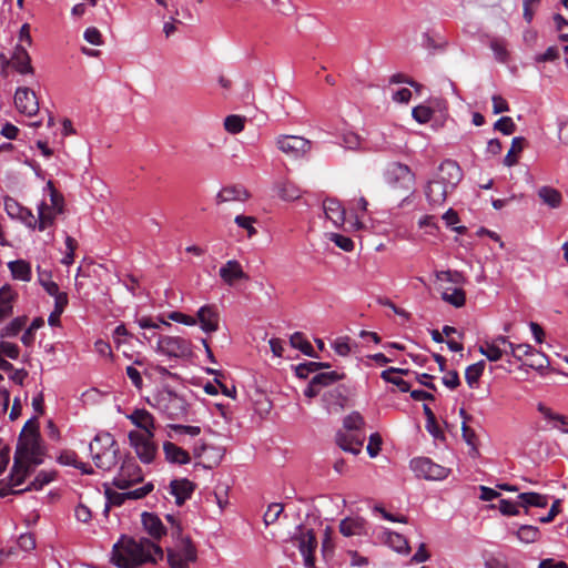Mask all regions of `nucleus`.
I'll use <instances>...</instances> for the list:
<instances>
[{
  "label": "nucleus",
  "mask_w": 568,
  "mask_h": 568,
  "mask_svg": "<svg viewBox=\"0 0 568 568\" xmlns=\"http://www.w3.org/2000/svg\"><path fill=\"white\" fill-rule=\"evenodd\" d=\"M163 556V549L153 540L122 535L113 545L111 561L118 568H138L146 562L156 564Z\"/></svg>",
  "instance_id": "f257e3e1"
},
{
  "label": "nucleus",
  "mask_w": 568,
  "mask_h": 568,
  "mask_svg": "<svg viewBox=\"0 0 568 568\" xmlns=\"http://www.w3.org/2000/svg\"><path fill=\"white\" fill-rule=\"evenodd\" d=\"M90 453L94 465L102 470H111L120 460L119 444L112 434L98 433L90 443Z\"/></svg>",
  "instance_id": "f03ea898"
},
{
  "label": "nucleus",
  "mask_w": 568,
  "mask_h": 568,
  "mask_svg": "<svg viewBox=\"0 0 568 568\" xmlns=\"http://www.w3.org/2000/svg\"><path fill=\"white\" fill-rule=\"evenodd\" d=\"M148 403L170 419H185L187 416V402L169 387L158 390L148 398Z\"/></svg>",
  "instance_id": "7ed1b4c3"
},
{
  "label": "nucleus",
  "mask_w": 568,
  "mask_h": 568,
  "mask_svg": "<svg viewBox=\"0 0 568 568\" xmlns=\"http://www.w3.org/2000/svg\"><path fill=\"white\" fill-rule=\"evenodd\" d=\"M166 557L171 568H190L197 559V550L192 539H184L166 548Z\"/></svg>",
  "instance_id": "20e7f679"
},
{
  "label": "nucleus",
  "mask_w": 568,
  "mask_h": 568,
  "mask_svg": "<svg viewBox=\"0 0 568 568\" xmlns=\"http://www.w3.org/2000/svg\"><path fill=\"white\" fill-rule=\"evenodd\" d=\"M291 539L297 545L304 558V566L306 568H316L314 551L317 547V540L314 531L312 529L305 531L304 526L301 524L296 527V531Z\"/></svg>",
  "instance_id": "39448f33"
},
{
  "label": "nucleus",
  "mask_w": 568,
  "mask_h": 568,
  "mask_svg": "<svg viewBox=\"0 0 568 568\" xmlns=\"http://www.w3.org/2000/svg\"><path fill=\"white\" fill-rule=\"evenodd\" d=\"M410 468L418 478L426 480H443L448 477L450 470L434 463L428 457H416L410 460Z\"/></svg>",
  "instance_id": "423d86ee"
},
{
  "label": "nucleus",
  "mask_w": 568,
  "mask_h": 568,
  "mask_svg": "<svg viewBox=\"0 0 568 568\" xmlns=\"http://www.w3.org/2000/svg\"><path fill=\"white\" fill-rule=\"evenodd\" d=\"M158 351L169 357H190L192 355V343L181 336L160 335Z\"/></svg>",
  "instance_id": "0eeeda50"
},
{
  "label": "nucleus",
  "mask_w": 568,
  "mask_h": 568,
  "mask_svg": "<svg viewBox=\"0 0 568 568\" xmlns=\"http://www.w3.org/2000/svg\"><path fill=\"white\" fill-rule=\"evenodd\" d=\"M142 480L143 474L141 467L133 457L126 456L122 460L118 475L113 478V485L116 488L124 490L133 484Z\"/></svg>",
  "instance_id": "6e6552de"
},
{
  "label": "nucleus",
  "mask_w": 568,
  "mask_h": 568,
  "mask_svg": "<svg viewBox=\"0 0 568 568\" xmlns=\"http://www.w3.org/2000/svg\"><path fill=\"white\" fill-rule=\"evenodd\" d=\"M153 438L154 433L151 432H149V434H142L136 430H131L129 433L130 444L134 447L138 457L144 464L152 463L158 452Z\"/></svg>",
  "instance_id": "1a4fd4ad"
},
{
  "label": "nucleus",
  "mask_w": 568,
  "mask_h": 568,
  "mask_svg": "<svg viewBox=\"0 0 568 568\" xmlns=\"http://www.w3.org/2000/svg\"><path fill=\"white\" fill-rule=\"evenodd\" d=\"M386 182L395 189L409 190L415 182L410 168L400 162H392L385 172Z\"/></svg>",
  "instance_id": "9d476101"
},
{
  "label": "nucleus",
  "mask_w": 568,
  "mask_h": 568,
  "mask_svg": "<svg viewBox=\"0 0 568 568\" xmlns=\"http://www.w3.org/2000/svg\"><path fill=\"white\" fill-rule=\"evenodd\" d=\"M276 146L286 155L300 159L311 151L312 142L303 136L280 135L276 139Z\"/></svg>",
  "instance_id": "9b49d317"
},
{
  "label": "nucleus",
  "mask_w": 568,
  "mask_h": 568,
  "mask_svg": "<svg viewBox=\"0 0 568 568\" xmlns=\"http://www.w3.org/2000/svg\"><path fill=\"white\" fill-rule=\"evenodd\" d=\"M346 377L345 373L336 371L317 373L312 377L307 387L304 389V395L308 398L316 397L323 387L331 386Z\"/></svg>",
  "instance_id": "f8f14e48"
},
{
  "label": "nucleus",
  "mask_w": 568,
  "mask_h": 568,
  "mask_svg": "<svg viewBox=\"0 0 568 568\" xmlns=\"http://www.w3.org/2000/svg\"><path fill=\"white\" fill-rule=\"evenodd\" d=\"M436 179L454 190L463 179V171L456 161L447 159L440 163Z\"/></svg>",
  "instance_id": "ddd939ff"
},
{
  "label": "nucleus",
  "mask_w": 568,
  "mask_h": 568,
  "mask_svg": "<svg viewBox=\"0 0 568 568\" xmlns=\"http://www.w3.org/2000/svg\"><path fill=\"white\" fill-rule=\"evenodd\" d=\"M14 104L20 113L28 116L36 115L39 111V101L34 93L29 88H18L14 93Z\"/></svg>",
  "instance_id": "4468645a"
},
{
  "label": "nucleus",
  "mask_w": 568,
  "mask_h": 568,
  "mask_svg": "<svg viewBox=\"0 0 568 568\" xmlns=\"http://www.w3.org/2000/svg\"><path fill=\"white\" fill-rule=\"evenodd\" d=\"M195 318L201 329L206 334H212L219 329L220 314L214 304L201 306Z\"/></svg>",
  "instance_id": "2eb2a0df"
},
{
  "label": "nucleus",
  "mask_w": 568,
  "mask_h": 568,
  "mask_svg": "<svg viewBox=\"0 0 568 568\" xmlns=\"http://www.w3.org/2000/svg\"><path fill=\"white\" fill-rule=\"evenodd\" d=\"M41 435L40 433H28V434H20L14 456L16 457V465L20 463V457H22L26 454L34 455V453L38 452L39 448H41Z\"/></svg>",
  "instance_id": "dca6fc26"
},
{
  "label": "nucleus",
  "mask_w": 568,
  "mask_h": 568,
  "mask_svg": "<svg viewBox=\"0 0 568 568\" xmlns=\"http://www.w3.org/2000/svg\"><path fill=\"white\" fill-rule=\"evenodd\" d=\"M219 275L229 286H233L237 281L248 280V275L243 271L242 265L236 260H230L221 266Z\"/></svg>",
  "instance_id": "f3484780"
},
{
  "label": "nucleus",
  "mask_w": 568,
  "mask_h": 568,
  "mask_svg": "<svg viewBox=\"0 0 568 568\" xmlns=\"http://www.w3.org/2000/svg\"><path fill=\"white\" fill-rule=\"evenodd\" d=\"M195 490V484L187 478L173 479L170 483V493L175 497V504L182 506L191 498Z\"/></svg>",
  "instance_id": "a211bd4d"
},
{
  "label": "nucleus",
  "mask_w": 568,
  "mask_h": 568,
  "mask_svg": "<svg viewBox=\"0 0 568 568\" xmlns=\"http://www.w3.org/2000/svg\"><path fill=\"white\" fill-rule=\"evenodd\" d=\"M450 191L452 190L447 185L435 178L427 183L425 195L432 206H438L446 201L447 194Z\"/></svg>",
  "instance_id": "6ab92c4d"
},
{
  "label": "nucleus",
  "mask_w": 568,
  "mask_h": 568,
  "mask_svg": "<svg viewBox=\"0 0 568 568\" xmlns=\"http://www.w3.org/2000/svg\"><path fill=\"white\" fill-rule=\"evenodd\" d=\"M11 65L14 70L21 74H33L34 69L31 65V58L27 51V49L17 44L11 57Z\"/></svg>",
  "instance_id": "aec40b11"
},
{
  "label": "nucleus",
  "mask_w": 568,
  "mask_h": 568,
  "mask_svg": "<svg viewBox=\"0 0 568 568\" xmlns=\"http://www.w3.org/2000/svg\"><path fill=\"white\" fill-rule=\"evenodd\" d=\"M142 525L144 530L154 539L159 540L164 535H166V528L164 527L163 523L159 518L158 515L153 513L144 511L141 515Z\"/></svg>",
  "instance_id": "412c9836"
},
{
  "label": "nucleus",
  "mask_w": 568,
  "mask_h": 568,
  "mask_svg": "<svg viewBox=\"0 0 568 568\" xmlns=\"http://www.w3.org/2000/svg\"><path fill=\"white\" fill-rule=\"evenodd\" d=\"M336 444L341 449L353 455H358L362 452L364 439L358 438L354 434H348L338 430L335 437Z\"/></svg>",
  "instance_id": "4be33fe9"
},
{
  "label": "nucleus",
  "mask_w": 568,
  "mask_h": 568,
  "mask_svg": "<svg viewBox=\"0 0 568 568\" xmlns=\"http://www.w3.org/2000/svg\"><path fill=\"white\" fill-rule=\"evenodd\" d=\"M323 209L326 217L335 226H342L345 222L346 211L337 199H326L323 202Z\"/></svg>",
  "instance_id": "5701e85b"
},
{
  "label": "nucleus",
  "mask_w": 568,
  "mask_h": 568,
  "mask_svg": "<svg viewBox=\"0 0 568 568\" xmlns=\"http://www.w3.org/2000/svg\"><path fill=\"white\" fill-rule=\"evenodd\" d=\"M250 197V193L242 185L224 186L216 195V203H225L231 201L244 202Z\"/></svg>",
  "instance_id": "b1692460"
},
{
  "label": "nucleus",
  "mask_w": 568,
  "mask_h": 568,
  "mask_svg": "<svg viewBox=\"0 0 568 568\" xmlns=\"http://www.w3.org/2000/svg\"><path fill=\"white\" fill-rule=\"evenodd\" d=\"M128 418L138 428L144 430L143 434H149V432L154 433V417L146 409L136 408L128 416Z\"/></svg>",
  "instance_id": "393cba45"
},
{
  "label": "nucleus",
  "mask_w": 568,
  "mask_h": 568,
  "mask_svg": "<svg viewBox=\"0 0 568 568\" xmlns=\"http://www.w3.org/2000/svg\"><path fill=\"white\" fill-rule=\"evenodd\" d=\"M348 395L349 390L345 385H337L334 389H331L323 395V400L328 408H344L347 403Z\"/></svg>",
  "instance_id": "a878e982"
},
{
  "label": "nucleus",
  "mask_w": 568,
  "mask_h": 568,
  "mask_svg": "<svg viewBox=\"0 0 568 568\" xmlns=\"http://www.w3.org/2000/svg\"><path fill=\"white\" fill-rule=\"evenodd\" d=\"M365 524L362 517H346L339 523V532L345 537L364 535L366 534Z\"/></svg>",
  "instance_id": "bb28decb"
},
{
  "label": "nucleus",
  "mask_w": 568,
  "mask_h": 568,
  "mask_svg": "<svg viewBox=\"0 0 568 568\" xmlns=\"http://www.w3.org/2000/svg\"><path fill=\"white\" fill-rule=\"evenodd\" d=\"M34 469L36 468L22 457H20V463L16 465V457H13V465L10 471L11 485L20 486L24 483L26 478L34 471Z\"/></svg>",
  "instance_id": "cd10ccee"
},
{
  "label": "nucleus",
  "mask_w": 568,
  "mask_h": 568,
  "mask_svg": "<svg viewBox=\"0 0 568 568\" xmlns=\"http://www.w3.org/2000/svg\"><path fill=\"white\" fill-rule=\"evenodd\" d=\"M17 297V292L9 284L0 288V322L12 314L13 302Z\"/></svg>",
  "instance_id": "c85d7f7f"
},
{
  "label": "nucleus",
  "mask_w": 568,
  "mask_h": 568,
  "mask_svg": "<svg viewBox=\"0 0 568 568\" xmlns=\"http://www.w3.org/2000/svg\"><path fill=\"white\" fill-rule=\"evenodd\" d=\"M163 450L165 459L169 463L185 465L189 464L191 460L190 454L185 449L179 447L178 445L171 442H165L163 444Z\"/></svg>",
  "instance_id": "c756f323"
},
{
  "label": "nucleus",
  "mask_w": 568,
  "mask_h": 568,
  "mask_svg": "<svg viewBox=\"0 0 568 568\" xmlns=\"http://www.w3.org/2000/svg\"><path fill=\"white\" fill-rule=\"evenodd\" d=\"M519 505L528 514V507L545 508L548 505V497L535 491L521 493L518 495Z\"/></svg>",
  "instance_id": "7c9ffc66"
},
{
  "label": "nucleus",
  "mask_w": 568,
  "mask_h": 568,
  "mask_svg": "<svg viewBox=\"0 0 568 568\" xmlns=\"http://www.w3.org/2000/svg\"><path fill=\"white\" fill-rule=\"evenodd\" d=\"M59 213L50 207L44 201L38 205V221L37 226L39 231H44L47 227L53 225L54 220Z\"/></svg>",
  "instance_id": "2f4dec72"
},
{
  "label": "nucleus",
  "mask_w": 568,
  "mask_h": 568,
  "mask_svg": "<svg viewBox=\"0 0 568 568\" xmlns=\"http://www.w3.org/2000/svg\"><path fill=\"white\" fill-rule=\"evenodd\" d=\"M8 267L14 280L29 282L32 276L31 264L26 260H16L8 263Z\"/></svg>",
  "instance_id": "473e14b6"
},
{
  "label": "nucleus",
  "mask_w": 568,
  "mask_h": 568,
  "mask_svg": "<svg viewBox=\"0 0 568 568\" xmlns=\"http://www.w3.org/2000/svg\"><path fill=\"white\" fill-rule=\"evenodd\" d=\"M538 196L542 203L548 205L550 209H558L562 203L561 193L552 186H541L538 190Z\"/></svg>",
  "instance_id": "72a5a7b5"
},
{
  "label": "nucleus",
  "mask_w": 568,
  "mask_h": 568,
  "mask_svg": "<svg viewBox=\"0 0 568 568\" xmlns=\"http://www.w3.org/2000/svg\"><path fill=\"white\" fill-rule=\"evenodd\" d=\"M55 471L41 470L37 474L34 479L23 489L14 491L16 495H20L24 491L40 490L44 485H48L55 478Z\"/></svg>",
  "instance_id": "f704fd0d"
},
{
  "label": "nucleus",
  "mask_w": 568,
  "mask_h": 568,
  "mask_svg": "<svg viewBox=\"0 0 568 568\" xmlns=\"http://www.w3.org/2000/svg\"><path fill=\"white\" fill-rule=\"evenodd\" d=\"M331 367L326 362H304L294 367L295 375L301 379L308 378L310 374Z\"/></svg>",
  "instance_id": "c9c22d12"
},
{
  "label": "nucleus",
  "mask_w": 568,
  "mask_h": 568,
  "mask_svg": "<svg viewBox=\"0 0 568 568\" xmlns=\"http://www.w3.org/2000/svg\"><path fill=\"white\" fill-rule=\"evenodd\" d=\"M290 344L293 348L301 351L304 355L308 357L317 358L318 355L314 351L312 344L305 338L304 334L301 332H295L291 338Z\"/></svg>",
  "instance_id": "e433bc0d"
},
{
  "label": "nucleus",
  "mask_w": 568,
  "mask_h": 568,
  "mask_svg": "<svg viewBox=\"0 0 568 568\" xmlns=\"http://www.w3.org/2000/svg\"><path fill=\"white\" fill-rule=\"evenodd\" d=\"M526 139L523 136H516L513 139L510 150L504 158V164L508 168L514 166L518 163L517 153H520L524 150Z\"/></svg>",
  "instance_id": "4c0bfd02"
},
{
  "label": "nucleus",
  "mask_w": 568,
  "mask_h": 568,
  "mask_svg": "<svg viewBox=\"0 0 568 568\" xmlns=\"http://www.w3.org/2000/svg\"><path fill=\"white\" fill-rule=\"evenodd\" d=\"M479 353L487 357L490 362L499 361L504 354L508 355L507 349L500 348L496 343L485 342L478 348Z\"/></svg>",
  "instance_id": "58836bf2"
},
{
  "label": "nucleus",
  "mask_w": 568,
  "mask_h": 568,
  "mask_svg": "<svg viewBox=\"0 0 568 568\" xmlns=\"http://www.w3.org/2000/svg\"><path fill=\"white\" fill-rule=\"evenodd\" d=\"M387 544L398 554H409L410 546L408 540L398 532L392 531L387 536Z\"/></svg>",
  "instance_id": "ea45409f"
},
{
  "label": "nucleus",
  "mask_w": 568,
  "mask_h": 568,
  "mask_svg": "<svg viewBox=\"0 0 568 568\" xmlns=\"http://www.w3.org/2000/svg\"><path fill=\"white\" fill-rule=\"evenodd\" d=\"M442 298L455 307H462L466 303V293L463 288H447L442 293Z\"/></svg>",
  "instance_id": "a19ab883"
},
{
  "label": "nucleus",
  "mask_w": 568,
  "mask_h": 568,
  "mask_svg": "<svg viewBox=\"0 0 568 568\" xmlns=\"http://www.w3.org/2000/svg\"><path fill=\"white\" fill-rule=\"evenodd\" d=\"M485 369V362L479 361L473 365H469L465 371V378L469 387H474V385L479 381Z\"/></svg>",
  "instance_id": "79ce46f5"
},
{
  "label": "nucleus",
  "mask_w": 568,
  "mask_h": 568,
  "mask_svg": "<svg viewBox=\"0 0 568 568\" xmlns=\"http://www.w3.org/2000/svg\"><path fill=\"white\" fill-rule=\"evenodd\" d=\"M539 413L544 415L546 419L555 420L560 423L566 428H562V432L568 434V416L558 414L552 412L549 407L545 406L542 403H539L537 406Z\"/></svg>",
  "instance_id": "37998d69"
},
{
  "label": "nucleus",
  "mask_w": 568,
  "mask_h": 568,
  "mask_svg": "<svg viewBox=\"0 0 568 568\" xmlns=\"http://www.w3.org/2000/svg\"><path fill=\"white\" fill-rule=\"evenodd\" d=\"M394 374H395L394 369L387 368L381 373V377L386 383H390V384L397 386L400 392H403V393L409 392L410 384L408 382H406L405 379H403L402 377H395Z\"/></svg>",
  "instance_id": "c03bdc74"
},
{
  "label": "nucleus",
  "mask_w": 568,
  "mask_h": 568,
  "mask_svg": "<svg viewBox=\"0 0 568 568\" xmlns=\"http://www.w3.org/2000/svg\"><path fill=\"white\" fill-rule=\"evenodd\" d=\"M516 535L519 538V540L524 542H535L536 540H538L540 531L536 526L521 525L518 528Z\"/></svg>",
  "instance_id": "a18cd8bd"
},
{
  "label": "nucleus",
  "mask_w": 568,
  "mask_h": 568,
  "mask_svg": "<svg viewBox=\"0 0 568 568\" xmlns=\"http://www.w3.org/2000/svg\"><path fill=\"white\" fill-rule=\"evenodd\" d=\"M244 116L231 114L225 118L224 128L229 133L237 134L244 130Z\"/></svg>",
  "instance_id": "49530a36"
},
{
  "label": "nucleus",
  "mask_w": 568,
  "mask_h": 568,
  "mask_svg": "<svg viewBox=\"0 0 568 568\" xmlns=\"http://www.w3.org/2000/svg\"><path fill=\"white\" fill-rule=\"evenodd\" d=\"M364 425L365 420L358 412H352L343 420V426L347 430H359Z\"/></svg>",
  "instance_id": "de8ad7c7"
},
{
  "label": "nucleus",
  "mask_w": 568,
  "mask_h": 568,
  "mask_svg": "<svg viewBox=\"0 0 568 568\" xmlns=\"http://www.w3.org/2000/svg\"><path fill=\"white\" fill-rule=\"evenodd\" d=\"M27 323L26 316H18L13 318L2 331V336L13 337L23 328Z\"/></svg>",
  "instance_id": "09e8293b"
},
{
  "label": "nucleus",
  "mask_w": 568,
  "mask_h": 568,
  "mask_svg": "<svg viewBox=\"0 0 568 568\" xmlns=\"http://www.w3.org/2000/svg\"><path fill=\"white\" fill-rule=\"evenodd\" d=\"M509 348H511V356L521 361L524 356H535L536 349L529 344H509Z\"/></svg>",
  "instance_id": "8fccbe9b"
},
{
  "label": "nucleus",
  "mask_w": 568,
  "mask_h": 568,
  "mask_svg": "<svg viewBox=\"0 0 568 568\" xmlns=\"http://www.w3.org/2000/svg\"><path fill=\"white\" fill-rule=\"evenodd\" d=\"M38 272H39V283L44 288V291L49 295H54L55 293H58L59 286L55 282L51 281V273L41 271L40 266H38Z\"/></svg>",
  "instance_id": "3c124183"
},
{
  "label": "nucleus",
  "mask_w": 568,
  "mask_h": 568,
  "mask_svg": "<svg viewBox=\"0 0 568 568\" xmlns=\"http://www.w3.org/2000/svg\"><path fill=\"white\" fill-rule=\"evenodd\" d=\"M234 222L239 227L247 231L248 237H252L257 233V230L254 227V223L256 222L254 216L236 215Z\"/></svg>",
  "instance_id": "603ef678"
},
{
  "label": "nucleus",
  "mask_w": 568,
  "mask_h": 568,
  "mask_svg": "<svg viewBox=\"0 0 568 568\" xmlns=\"http://www.w3.org/2000/svg\"><path fill=\"white\" fill-rule=\"evenodd\" d=\"M494 129L505 135H510L516 131V124L510 116H501L495 122Z\"/></svg>",
  "instance_id": "864d4df0"
},
{
  "label": "nucleus",
  "mask_w": 568,
  "mask_h": 568,
  "mask_svg": "<svg viewBox=\"0 0 568 568\" xmlns=\"http://www.w3.org/2000/svg\"><path fill=\"white\" fill-rule=\"evenodd\" d=\"M433 110L426 105H417L413 109L412 115L420 124L427 123L433 116Z\"/></svg>",
  "instance_id": "5fc2aeb1"
},
{
  "label": "nucleus",
  "mask_w": 568,
  "mask_h": 568,
  "mask_svg": "<svg viewBox=\"0 0 568 568\" xmlns=\"http://www.w3.org/2000/svg\"><path fill=\"white\" fill-rule=\"evenodd\" d=\"M14 548H16V552L18 551V549L23 550V551L33 550L36 548L34 536L30 532L20 535V537L16 541Z\"/></svg>",
  "instance_id": "6e6d98bb"
},
{
  "label": "nucleus",
  "mask_w": 568,
  "mask_h": 568,
  "mask_svg": "<svg viewBox=\"0 0 568 568\" xmlns=\"http://www.w3.org/2000/svg\"><path fill=\"white\" fill-rule=\"evenodd\" d=\"M168 427L175 434V435H190L192 437H195L201 434V427L199 426H190V425H181V424H170Z\"/></svg>",
  "instance_id": "4d7b16f0"
},
{
  "label": "nucleus",
  "mask_w": 568,
  "mask_h": 568,
  "mask_svg": "<svg viewBox=\"0 0 568 568\" xmlns=\"http://www.w3.org/2000/svg\"><path fill=\"white\" fill-rule=\"evenodd\" d=\"M277 195L285 201H293L300 197V191L288 183H283L277 187Z\"/></svg>",
  "instance_id": "13d9d810"
},
{
  "label": "nucleus",
  "mask_w": 568,
  "mask_h": 568,
  "mask_svg": "<svg viewBox=\"0 0 568 568\" xmlns=\"http://www.w3.org/2000/svg\"><path fill=\"white\" fill-rule=\"evenodd\" d=\"M329 240L339 248H342L345 252H352L354 250V242L351 237L338 234V233H332Z\"/></svg>",
  "instance_id": "bf43d9fd"
},
{
  "label": "nucleus",
  "mask_w": 568,
  "mask_h": 568,
  "mask_svg": "<svg viewBox=\"0 0 568 568\" xmlns=\"http://www.w3.org/2000/svg\"><path fill=\"white\" fill-rule=\"evenodd\" d=\"M283 505L278 503H273L268 506L266 513L264 514V523L266 526L274 524L280 515L283 513Z\"/></svg>",
  "instance_id": "052dcab7"
},
{
  "label": "nucleus",
  "mask_w": 568,
  "mask_h": 568,
  "mask_svg": "<svg viewBox=\"0 0 568 568\" xmlns=\"http://www.w3.org/2000/svg\"><path fill=\"white\" fill-rule=\"evenodd\" d=\"M423 45L426 49L435 52V51L445 50V48L447 47V42L445 40H442L440 42H438L428 32H425L423 34Z\"/></svg>",
  "instance_id": "680f3d73"
},
{
  "label": "nucleus",
  "mask_w": 568,
  "mask_h": 568,
  "mask_svg": "<svg viewBox=\"0 0 568 568\" xmlns=\"http://www.w3.org/2000/svg\"><path fill=\"white\" fill-rule=\"evenodd\" d=\"M548 358L544 354L536 352V355L531 356V359L527 363H524L523 366H528L538 372H542L548 366Z\"/></svg>",
  "instance_id": "e2e57ef3"
},
{
  "label": "nucleus",
  "mask_w": 568,
  "mask_h": 568,
  "mask_svg": "<svg viewBox=\"0 0 568 568\" xmlns=\"http://www.w3.org/2000/svg\"><path fill=\"white\" fill-rule=\"evenodd\" d=\"M490 49L493 50L495 58L500 62H506L508 58V51L503 41L494 39L490 41Z\"/></svg>",
  "instance_id": "0e129e2a"
},
{
  "label": "nucleus",
  "mask_w": 568,
  "mask_h": 568,
  "mask_svg": "<svg viewBox=\"0 0 568 568\" xmlns=\"http://www.w3.org/2000/svg\"><path fill=\"white\" fill-rule=\"evenodd\" d=\"M105 498L109 503V506H121L126 499H129L126 491L118 493L110 488L105 489Z\"/></svg>",
  "instance_id": "69168bd1"
},
{
  "label": "nucleus",
  "mask_w": 568,
  "mask_h": 568,
  "mask_svg": "<svg viewBox=\"0 0 568 568\" xmlns=\"http://www.w3.org/2000/svg\"><path fill=\"white\" fill-rule=\"evenodd\" d=\"M382 444H383V440H382V437L378 433H374L369 436V442H368V445H367V454L371 456V457H375L379 454L381 449H382Z\"/></svg>",
  "instance_id": "338daca9"
},
{
  "label": "nucleus",
  "mask_w": 568,
  "mask_h": 568,
  "mask_svg": "<svg viewBox=\"0 0 568 568\" xmlns=\"http://www.w3.org/2000/svg\"><path fill=\"white\" fill-rule=\"evenodd\" d=\"M20 349L17 344L10 342H0V355L7 356L11 359H17L19 357Z\"/></svg>",
  "instance_id": "774afa93"
}]
</instances>
